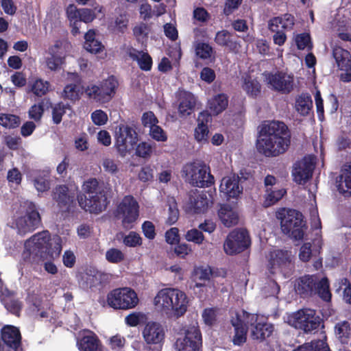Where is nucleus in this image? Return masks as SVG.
Instances as JSON below:
<instances>
[{
	"label": "nucleus",
	"mask_w": 351,
	"mask_h": 351,
	"mask_svg": "<svg viewBox=\"0 0 351 351\" xmlns=\"http://www.w3.org/2000/svg\"><path fill=\"white\" fill-rule=\"evenodd\" d=\"M290 145L287 127L280 121L263 124L256 141L258 152L265 156H276L285 153Z\"/></svg>",
	"instance_id": "1"
},
{
	"label": "nucleus",
	"mask_w": 351,
	"mask_h": 351,
	"mask_svg": "<svg viewBox=\"0 0 351 351\" xmlns=\"http://www.w3.org/2000/svg\"><path fill=\"white\" fill-rule=\"evenodd\" d=\"M23 257L32 261L54 259L62 251V239L57 235L51 237L48 231L38 232L24 243Z\"/></svg>",
	"instance_id": "2"
},
{
	"label": "nucleus",
	"mask_w": 351,
	"mask_h": 351,
	"mask_svg": "<svg viewBox=\"0 0 351 351\" xmlns=\"http://www.w3.org/2000/svg\"><path fill=\"white\" fill-rule=\"evenodd\" d=\"M189 298L185 292L177 288H163L153 300L156 311L169 317H182L188 309Z\"/></svg>",
	"instance_id": "3"
},
{
	"label": "nucleus",
	"mask_w": 351,
	"mask_h": 351,
	"mask_svg": "<svg viewBox=\"0 0 351 351\" xmlns=\"http://www.w3.org/2000/svg\"><path fill=\"white\" fill-rule=\"evenodd\" d=\"M82 190L84 193L77 197L80 206L90 213H99L104 210L107 204V197L99 186L97 180L91 178L84 182Z\"/></svg>",
	"instance_id": "4"
},
{
	"label": "nucleus",
	"mask_w": 351,
	"mask_h": 351,
	"mask_svg": "<svg viewBox=\"0 0 351 351\" xmlns=\"http://www.w3.org/2000/svg\"><path fill=\"white\" fill-rule=\"evenodd\" d=\"M294 287L296 292L302 295L317 293L325 301H329L331 298L329 282L326 278H319L317 275H306L298 279Z\"/></svg>",
	"instance_id": "5"
},
{
	"label": "nucleus",
	"mask_w": 351,
	"mask_h": 351,
	"mask_svg": "<svg viewBox=\"0 0 351 351\" xmlns=\"http://www.w3.org/2000/svg\"><path fill=\"white\" fill-rule=\"evenodd\" d=\"M276 217L280 221L282 231L295 240L303 238L305 223L302 213L291 209L281 208L276 213Z\"/></svg>",
	"instance_id": "6"
},
{
	"label": "nucleus",
	"mask_w": 351,
	"mask_h": 351,
	"mask_svg": "<svg viewBox=\"0 0 351 351\" xmlns=\"http://www.w3.org/2000/svg\"><path fill=\"white\" fill-rule=\"evenodd\" d=\"M186 181L198 187H208L215 182L210 167L204 162L195 161L186 164L182 170Z\"/></svg>",
	"instance_id": "7"
},
{
	"label": "nucleus",
	"mask_w": 351,
	"mask_h": 351,
	"mask_svg": "<svg viewBox=\"0 0 351 351\" xmlns=\"http://www.w3.org/2000/svg\"><path fill=\"white\" fill-rule=\"evenodd\" d=\"M73 45L67 40H57L46 51L43 64L51 71H56L61 69L64 64L65 58L71 53Z\"/></svg>",
	"instance_id": "8"
},
{
	"label": "nucleus",
	"mask_w": 351,
	"mask_h": 351,
	"mask_svg": "<svg viewBox=\"0 0 351 351\" xmlns=\"http://www.w3.org/2000/svg\"><path fill=\"white\" fill-rule=\"evenodd\" d=\"M108 305L115 310L134 308L139 302L136 291L130 287L117 288L110 291L106 298Z\"/></svg>",
	"instance_id": "9"
},
{
	"label": "nucleus",
	"mask_w": 351,
	"mask_h": 351,
	"mask_svg": "<svg viewBox=\"0 0 351 351\" xmlns=\"http://www.w3.org/2000/svg\"><path fill=\"white\" fill-rule=\"evenodd\" d=\"M294 256L291 251L275 249L268 256V269L271 274H282L285 278L290 276L293 267Z\"/></svg>",
	"instance_id": "10"
},
{
	"label": "nucleus",
	"mask_w": 351,
	"mask_h": 351,
	"mask_svg": "<svg viewBox=\"0 0 351 351\" xmlns=\"http://www.w3.org/2000/svg\"><path fill=\"white\" fill-rule=\"evenodd\" d=\"M287 322L291 326L309 332L317 329L321 324V318L315 311L305 308L293 313L287 317Z\"/></svg>",
	"instance_id": "11"
},
{
	"label": "nucleus",
	"mask_w": 351,
	"mask_h": 351,
	"mask_svg": "<svg viewBox=\"0 0 351 351\" xmlns=\"http://www.w3.org/2000/svg\"><path fill=\"white\" fill-rule=\"evenodd\" d=\"M118 85L117 79L111 76L101 82L99 86L90 85L87 86L85 93L89 98L101 103H106L114 97Z\"/></svg>",
	"instance_id": "12"
},
{
	"label": "nucleus",
	"mask_w": 351,
	"mask_h": 351,
	"mask_svg": "<svg viewBox=\"0 0 351 351\" xmlns=\"http://www.w3.org/2000/svg\"><path fill=\"white\" fill-rule=\"evenodd\" d=\"M66 16L71 27V33L73 36L80 34L81 22L86 23L92 22L96 18V14L92 9H78L76 5L70 4L66 10Z\"/></svg>",
	"instance_id": "13"
},
{
	"label": "nucleus",
	"mask_w": 351,
	"mask_h": 351,
	"mask_svg": "<svg viewBox=\"0 0 351 351\" xmlns=\"http://www.w3.org/2000/svg\"><path fill=\"white\" fill-rule=\"evenodd\" d=\"M201 346V333L195 326H189L174 345L176 351H199Z\"/></svg>",
	"instance_id": "14"
},
{
	"label": "nucleus",
	"mask_w": 351,
	"mask_h": 351,
	"mask_svg": "<svg viewBox=\"0 0 351 351\" xmlns=\"http://www.w3.org/2000/svg\"><path fill=\"white\" fill-rule=\"evenodd\" d=\"M138 215V202L132 196H125L117 208V215L121 219L123 226L127 229L132 228Z\"/></svg>",
	"instance_id": "15"
},
{
	"label": "nucleus",
	"mask_w": 351,
	"mask_h": 351,
	"mask_svg": "<svg viewBox=\"0 0 351 351\" xmlns=\"http://www.w3.org/2000/svg\"><path fill=\"white\" fill-rule=\"evenodd\" d=\"M138 141V134L136 131L128 126L120 125L116 132L115 146L121 156L129 154Z\"/></svg>",
	"instance_id": "16"
},
{
	"label": "nucleus",
	"mask_w": 351,
	"mask_h": 351,
	"mask_svg": "<svg viewBox=\"0 0 351 351\" xmlns=\"http://www.w3.org/2000/svg\"><path fill=\"white\" fill-rule=\"evenodd\" d=\"M250 243L247 232L243 229H237L228 235L223 244V249L227 254L233 255L245 250Z\"/></svg>",
	"instance_id": "17"
},
{
	"label": "nucleus",
	"mask_w": 351,
	"mask_h": 351,
	"mask_svg": "<svg viewBox=\"0 0 351 351\" xmlns=\"http://www.w3.org/2000/svg\"><path fill=\"white\" fill-rule=\"evenodd\" d=\"M26 214L16 220V227L18 233L24 235L35 230L40 222V217L36 206L32 202L25 203Z\"/></svg>",
	"instance_id": "18"
},
{
	"label": "nucleus",
	"mask_w": 351,
	"mask_h": 351,
	"mask_svg": "<svg viewBox=\"0 0 351 351\" xmlns=\"http://www.w3.org/2000/svg\"><path fill=\"white\" fill-rule=\"evenodd\" d=\"M243 316L245 317L248 325L252 326L251 337L254 339L263 340L269 337L274 331V326L269 323L263 322V317L256 314H250L243 311Z\"/></svg>",
	"instance_id": "19"
},
{
	"label": "nucleus",
	"mask_w": 351,
	"mask_h": 351,
	"mask_svg": "<svg viewBox=\"0 0 351 351\" xmlns=\"http://www.w3.org/2000/svg\"><path fill=\"white\" fill-rule=\"evenodd\" d=\"M315 165V158L313 156H305L295 163L292 170L293 180L299 184H305L311 178Z\"/></svg>",
	"instance_id": "20"
},
{
	"label": "nucleus",
	"mask_w": 351,
	"mask_h": 351,
	"mask_svg": "<svg viewBox=\"0 0 351 351\" xmlns=\"http://www.w3.org/2000/svg\"><path fill=\"white\" fill-rule=\"evenodd\" d=\"M19 330L13 326H5L1 329L0 351H16L21 344Z\"/></svg>",
	"instance_id": "21"
},
{
	"label": "nucleus",
	"mask_w": 351,
	"mask_h": 351,
	"mask_svg": "<svg viewBox=\"0 0 351 351\" xmlns=\"http://www.w3.org/2000/svg\"><path fill=\"white\" fill-rule=\"evenodd\" d=\"M267 84L275 90L290 93L293 88V76L283 72L265 74Z\"/></svg>",
	"instance_id": "22"
},
{
	"label": "nucleus",
	"mask_w": 351,
	"mask_h": 351,
	"mask_svg": "<svg viewBox=\"0 0 351 351\" xmlns=\"http://www.w3.org/2000/svg\"><path fill=\"white\" fill-rule=\"evenodd\" d=\"M142 335L147 345H155L160 347L165 341V331L160 323L149 322L144 326Z\"/></svg>",
	"instance_id": "23"
},
{
	"label": "nucleus",
	"mask_w": 351,
	"mask_h": 351,
	"mask_svg": "<svg viewBox=\"0 0 351 351\" xmlns=\"http://www.w3.org/2000/svg\"><path fill=\"white\" fill-rule=\"evenodd\" d=\"M241 178L235 174L223 177L219 185V193L227 198L237 199L243 192Z\"/></svg>",
	"instance_id": "24"
},
{
	"label": "nucleus",
	"mask_w": 351,
	"mask_h": 351,
	"mask_svg": "<svg viewBox=\"0 0 351 351\" xmlns=\"http://www.w3.org/2000/svg\"><path fill=\"white\" fill-rule=\"evenodd\" d=\"M213 204L212 193L195 190L190 195L189 208L195 213L206 212Z\"/></svg>",
	"instance_id": "25"
},
{
	"label": "nucleus",
	"mask_w": 351,
	"mask_h": 351,
	"mask_svg": "<svg viewBox=\"0 0 351 351\" xmlns=\"http://www.w3.org/2000/svg\"><path fill=\"white\" fill-rule=\"evenodd\" d=\"M76 346L79 351H102V343L97 335L90 330L80 331Z\"/></svg>",
	"instance_id": "26"
},
{
	"label": "nucleus",
	"mask_w": 351,
	"mask_h": 351,
	"mask_svg": "<svg viewBox=\"0 0 351 351\" xmlns=\"http://www.w3.org/2000/svg\"><path fill=\"white\" fill-rule=\"evenodd\" d=\"M333 56L340 70L345 71L341 74V80L343 82L351 81V55L347 51L341 47L335 48Z\"/></svg>",
	"instance_id": "27"
},
{
	"label": "nucleus",
	"mask_w": 351,
	"mask_h": 351,
	"mask_svg": "<svg viewBox=\"0 0 351 351\" xmlns=\"http://www.w3.org/2000/svg\"><path fill=\"white\" fill-rule=\"evenodd\" d=\"M68 78L73 81V83L65 86L61 93V97L64 99L72 101H77L80 98L84 91L80 76L76 73H69Z\"/></svg>",
	"instance_id": "28"
},
{
	"label": "nucleus",
	"mask_w": 351,
	"mask_h": 351,
	"mask_svg": "<svg viewBox=\"0 0 351 351\" xmlns=\"http://www.w3.org/2000/svg\"><path fill=\"white\" fill-rule=\"evenodd\" d=\"M178 113L180 117H186L190 115L197 104L196 97L191 92L179 90L178 92Z\"/></svg>",
	"instance_id": "29"
},
{
	"label": "nucleus",
	"mask_w": 351,
	"mask_h": 351,
	"mask_svg": "<svg viewBox=\"0 0 351 351\" xmlns=\"http://www.w3.org/2000/svg\"><path fill=\"white\" fill-rule=\"evenodd\" d=\"M210 120V114L208 111H202L198 114L197 124L194 130V138L199 143H207L209 132L208 123Z\"/></svg>",
	"instance_id": "30"
},
{
	"label": "nucleus",
	"mask_w": 351,
	"mask_h": 351,
	"mask_svg": "<svg viewBox=\"0 0 351 351\" xmlns=\"http://www.w3.org/2000/svg\"><path fill=\"white\" fill-rule=\"evenodd\" d=\"M218 216L221 223L226 227L238 224L239 214L236 208L228 204H223L218 210Z\"/></svg>",
	"instance_id": "31"
},
{
	"label": "nucleus",
	"mask_w": 351,
	"mask_h": 351,
	"mask_svg": "<svg viewBox=\"0 0 351 351\" xmlns=\"http://www.w3.org/2000/svg\"><path fill=\"white\" fill-rule=\"evenodd\" d=\"M232 326L234 327L235 335L233 337L234 345L240 346L246 341L247 327L248 326L245 317L242 315L236 314L235 317L231 320Z\"/></svg>",
	"instance_id": "32"
},
{
	"label": "nucleus",
	"mask_w": 351,
	"mask_h": 351,
	"mask_svg": "<svg viewBox=\"0 0 351 351\" xmlns=\"http://www.w3.org/2000/svg\"><path fill=\"white\" fill-rule=\"evenodd\" d=\"M53 199L57 202L60 209L66 211L69 210L73 202V195L69 194L66 186L61 185L54 189Z\"/></svg>",
	"instance_id": "33"
},
{
	"label": "nucleus",
	"mask_w": 351,
	"mask_h": 351,
	"mask_svg": "<svg viewBox=\"0 0 351 351\" xmlns=\"http://www.w3.org/2000/svg\"><path fill=\"white\" fill-rule=\"evenodd\" d=\"M128 54L133 61L137 62L141 70L148 71L152 69V58L147 52L132 48L129 49Z\"/></svg>",
	"instance_id": "34"
},
{
	"label": "nucleus",
	"mask_w": 351,
	"mask_h": 351,
	"mask_svg": "<svg viewBox=\"0 0 351 351\" xmlns=\"http://www.w3.org/2000/svg\"><path fill=\"white\" fill-rule=\"evenodd\" d=\"M228 106V97L224 93L213 96L208 101L207 106L210 115H218L223 112Z\"/></svg>",
	"instance_id": "35"
},
{
	"label": "nucleus",
	"mask_w": 351,
	"mask_h": 351,
	"mask_svg": "<svg viewBox=\"0 0 351 351\" xmlns=\"http://www.w3.org/2000/svg\"><path fill=\"white\" fill-rule=\"evenodd\" d=\"M241 87L248 95L252 97H256L261 93L260 83L256 77L248 73L242 75Z\"/></svg>",
	"instance_id": "36"
},
{
	"label": "nucleus",
	"mask_w": 351,
	"mask_h": 351,
	"mask_svg": "<svg viewBox=\"0 0 351 351\" xmlns=\"http://www.w3.org/2000/svg\"><path fill=\"white\" fill-rule=\"evenodd\" d=\"M95 31L93 29L88 30L84 35V49L92 53H97L104 49L102 43L95 38Z\"/></svg>",
	"instance_id": "37"
},
{
	"label": "nucleus",
	"mask_w": 351,
	"mask_h": 351,
	"mask_svg": "<svg viewBox=\"0 0 351 351\" xmlns=\"http://www.w3.org/2000/svg\"><path fill=\"white\" fill-rule=\"evenodd\" d=\"M212 276V270L209 267H198L194 269L193 272V280L195 282L193 289L206 288V285L203 283L198 282L200 281L209 280Z\"/></svg>",
	"instance_id": "38"
},
{
	"label": "nucleus",
	"mask_w": 351,
	"mask_h": 351,
	"mask_svg": "<svg viewBox=\"0 0 351 351\" xmlns=\"http://www.w3.org/2000/svg\"><path fill=\"white\" fill-rule=\"evenodd\" d=\"M313 107L311 97L306 94L298 96L295 99V109L302 116L308 115Z\"/></svg>",
	"instance_id": "39"
},
{
	"label": "nucleus",
	"mask_w": 351,
	"mask_h": 351,
	"mask_svg": "<svg viewBox=\"0 0 351 351\" xmlns=\"http://www.w3.org/2000/svg\"><path fill=\"white\" fill-rule=\"evenodd\" d=\"M30 91L37 97H42L51 90V84L43 79H36L29 82Z\"/></svg>",
	"instance_id": "40"
},
{
	"label": "nucleus",
	"mask_w": 351,
	"mask_h": 351,
	"mask_svg": "<svg viewBox=\"0 0 351 351\" xmlns=\"http://www.w3.org/2000/svg\"><path fill=\"white\" fill-rule=\"evenodd\" d=\"M338 190L341 193L348 192L351 193V165L345 166L342 170L337 184Z\"/></svg>",
	"instance_id": "41"
},
{
	"label": "nucleus",
	"mask_w": 351,
	"mask_h": 351,
	"mask_svg": "<svg viewBox=\"0 0 351 351\" xmlns=\"http://www.w3.org/2000/svg\"><path fill=\"white\" fill-rule=\"evenodd\" d=\"M335 334L342 343H348L351 336L349 323L346 321L337 323L335 326Z\"/></svg>",
	"instance_id": "42"
},
{
	"label": "nucleus",
	"mask_w": 351,
	"mask_h": 351,
	"mask_svg": "<svg viewBox=\"0 0 351 351\" xmlns=\"http://www.w3.org/2000/svg\"><path fill=\"white\" fill-rule=\"evenodd\" d=\"M274 189H266L264 201V205L266 207L275 204L286 194V190L284 189L277 187Z\"/></svg>",
	"instance_id": "43"
},
{
	"label": "nucleus",
	"mask_w": 351,
	"mask_h": 351,
	"mask_svg": "<svg viewBox=\"0 0 351 351\" xmlns=\"http://www.w3.org/2000/svg\"><path fill=\"white\" fill-rule=\"evenodd\" d=\"M293 351H329V348L324 340H318L305 343Z\"/></svg>",
	"instance_id": "44"
},
{
	"label": "nucleus",
	"mask_w": 351,
	"mask_h": 351,
	"mask_svg": "<svg viewBox=\"0 0 351 351\" xmlns=\"http://www.w3.org/2000/svg\"><path fill=\"white\" fill-rule=\"evenodd\" d=\"M151 31L149 25L145 23H137L133 27V34L138 42L144 43Z\"/></svg>",
	"instance_id": "45"
},
{
	"label": "nucleus",
	"mask_w": 351,
	"mask_h": 351,
	"mask_svg": "<svg viewBox=\"0 0 351 351\" xmlns=\"http://www.w3.org/2000/svg\"><path fill=\"white\" fill-rule=\"evenodd\" d=\"M128 18L126 14H120L109 25V29L113 32L123 33L128 28Z\"/></svg>",
	"instance_id": "46"
},
{
	"label": "nucleus",
	"mask_w": 351,
	"mask_h": 351,
	"mask_svg": "<svg viewBox=\"0 0 351 351\" xmlns=\"http://www.w3.org/2000/svg\"><path fill=\"white\" fill-rule=\"evenodd\" d=\"M21 123L19 117L10 114H0V125L6 128H14Z\"/></svg>",
	"instance_id": "47"
},
{
	"label": "nucleus",
	"mask_w": 351,
	"mask_h": 351,
	"mask_svg": "<svg viewBox=\"0 0 351 351\" xmlns=\"http://www.w3.org/2000/svg\"><path fill=\"white\" fill-rule=\"evenodd\" d=\"M154 145L148 142H141L136 147L135 154L137 156L149 158L154 151Z\"/></svg>",
	"instance_id": "48"
},
{
	"label": "nucleus",
	"mask_w": 351,
	"mask_h": 351,
	"mask_svg": "<svg viewBox=\"0 0 351 351\" xmlns=\"http://www.w3.org/2000/svg\"><path fill=\"white\" fill-rule=\"evenodd\" d=\"M184 238L187 241L192 242L197 245L202 244L204 241L203 233L195 228L188 230L184 235Z\"/></svg>",
	"instance_id": "49"
},
{
	"label": "nucleus",
	"mask_w": 351,
	"mask_h": 351,
	"mask_svg": "<svg viewBox=\"0 0 351 351\" xmlns=\"http://www.w3.org/2000/svg\"><path fill=\"white\" fill-rule=\"evenodd\" d=\"M195 53L199 58L208 60L213 55V49L206 43H199L195 47Z\"/></svg>",
	"instance_id": "50"
},
{
	"label": "nucleus",
	"mask_w": 351,
	"mask_h": 351,
	"mask_svg": "<svg viewBox=\"0 0 351 351\" xmlns=\"http://www.w3.org/2000/svg\"><path fill=\"white\" fill-rule=\"evenodd\" d=\"M123 242L124 245L130 247H135L142 244V238L139 234L135 232H130L125 236Z\"/></svg>",
	"instance_id": "51"
},
{
	"label": "nucleus",
	"mask_w": 351,
	"mask_h": 351,
	"mask_svg": "<svg viewBox=\"0 0 351 351\" xmlns=\"http://www.w3.org/2000/svg\"><path fill=\"white\" fill-rule=\"evenodd\" d=\"M124 254L119 249L111 248L106 251V258L112 263H118L124 259Z\"/></svg>",
	"instance_id": "52"
},
{
	"label": "nucleus",
	"mask_w": 351,
	"mask_h": 351,
	"mask_svg": "<svg viewBox=\"0 0 351 351\" xmlns=\"http://www.w3.org/2000/svg\"><path fill=\"white\" fill-rule=\"evenodd\" d=\"M295 42L298 49H311L312 47L310 36L306 33L296 35Z\"/></svg>",
	"instance_id": "53"
},
{
	"label": "nucleus",
	"mask_w": 351,
	"mask_h": 351,
	"mask_svg": "<svg viewBox=\"0 0 351 351\" xmlns=\"http://www.w3.org/2000/svg\"><path fill=\"white\" fill-rule=\"evenodd\" d=\"M91 120L96 125H104L108 120L107 114L101 110H96L91 114Z\"/></svg>",
	"instance_id": "54"
},
{
	"label": "nucleus",
	"mask_w": 351,
	"mask_h": 351,
	"mask_svg": "<svg viewBox=\"0 0 351 351\" xmlns=\"http://www.w3.org/2000/svg\"><path fill=\"white\" fill-rule=\"evenodd\" d=\"M66 108L67 106L62 103H58L53 107L52 118L54 123L59 124L61 122L62 115L65 113Z\"/></svg>",
	"instance_id": "55"
},
{
	"label": "nucleus",
	"mask_w": 351,
	"mask_h": 351,
	"mask_svg": "<svg viewBox=\"0 0 351 351\" xmlns=\"http://www.w3.org/2000/svg\"><path fill=\"white\" fill-rule=\"evenodd\" d=\"M149 135L156 141L165 142L167 140L166 133L157 124L149 128Z\"/></svg>",
	"instance_id": "56"
},
{
	"label": "nucleus",
	"mask_w": 351,
	"mask_h": 351,
	"mask_svg": "<svg viewBox=\"0 0 351 351\" xmlns=\"http://www.w3.org/2000/svg\"><path fill=\"white\" fill-rule=\"evenodd\" d=\"M143 318L144 315L142 313L133 312L125 317V323L129 326L135 327L140 324Z\"/></svg>",
	"instance_id": "57"
},
{
	"label": "nucleus",
	"mask_w": 351,
	"mask_h": 351,
	"mask_svg": "<svg viewBox=\"0 0 351 351\" xmlns=\"http://www.w3.org/2000/svg\"><path fill=\"white\" fill-rule=\"evenodd\" d=\"M215 41L217 44L231 47L232 43L230 33L226 30L218 32L215 36Z\"/></svg>",
	"instance_id": "58"
},
{
	"label": "nucleus",
	"mask_w": 351,
	"mask_h": 351,
	"mask_svg": "<svg viewBox=\"0 0 351 351\" xmlns=\"http://www.w3.org/2000/svg\"><path fill=\"white\" fill-rule=\"evenodd\" d=\"M138 179L143 182H150L154 178V170L150 165L141 167L138 174Z\"/></svg>",
	"instance_id": "59"
},
{
	"label": "nucleus",
	"mask_w": 351,
	"mask_h": 351,
	"mask_svg": "<svg viewBox=\"0 0 351 351\" xmlns=\"http://www.w3.org/2000/svg\"><path fill=\"white\" fill-rule=\"evenodd\" d=\"M102 167L108 173L115 174L119 171L118 162L111 158H104L102 161Z\"/></svg>",
	"instance_id": "60"
},
{
	"label": "nucleus",
	"mask_w": 351,
	"mask_h": 351,
	"mask_svg": "<svg viewBox=\"0 0 351 351\" xmlns=\"http://www.w3.org/2000/svg\"><path fill=\"white\" fill-rule=\"evenodd\" d=\"M280 291V287L274 280H270L263 289L265 296H276Z\"/></svg>",
	"instance_id": "61"
},
{
	"label": "nucleus",
	"mask_w": 351,
	"mask_h": 351,
	"mask_svg": "<svg viewBox=\"0 0 351 351\" xmlns=\"http://www.w3.org/2000/svg\"><path fill=\"white\" fill-rule=\"evenodd\" d=\"M44 112L43 104L39 103L33 105L29 110V117L35 121H39Z\"/></svg>",
	"instance_id": "62"
},
{
	"label": "nucleus",
	"mask_w": 351,
	"mask_h": 351,
	"mask_svg": "<svg viewBox=\"0 0 351 351\" xmlns=\"http://www.w3.org/2000/svg\"><path fill=\"white\" fill-rule=\"evenodd\" d=\"M142 231L144 236L152 240L156 237L155 226L152 221H146L142 224Z\"/></svg>",
	"instance_id": "63"
},
{
	"label": "nucleus",
	"mask_w": 351,
	"mask_h": 351,
	"mask_svg": "<svg viewBox=\"0 0 351 351\" xmlns=\"http://www.w3.org/2000/svg\"><path fill=\"white\" fill-rule=\"evenodd\" d=\"M141 120L143 125L149 128L156 125L158 122L155 114L151 111L143 113Z\"/></svg>",
	"instance_id": "64"
}]
</instances>
